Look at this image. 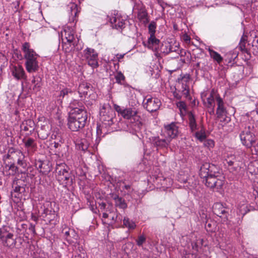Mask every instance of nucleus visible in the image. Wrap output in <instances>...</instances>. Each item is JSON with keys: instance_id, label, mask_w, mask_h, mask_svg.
I'll use <instances>...</instances> for the list:
<instances>
[{"instance_id": "nucleus-30", "label": "nucleus", "mask_w": 258, "mask_h": 258, "mask_svg": "<svg viewBox=\"0 0 258 258\" xmlns=\"http://www.w3.org/2000/svg\"><path fill=\"white\" fill-rule=\"evenodd\" d=\"M15 157V159L17 158V164L19 165L23 166L24 164V159L25 158V155L24 153L20 150H18L17 151H16Z\"/></svg>"}, {"instance_id": "nucleus-16", "label": "nucleus", "mask_w": 258, "mask_h": 258, "mask_svg": "<svg viewBox=\"0 0 258 258\" xmlns=\"http://www.w3.org/2000/svg\"><path fill=\"white\" fill-rule=\"evenodd\" d=\"M159 42V39L156 37L155 35L149 36L147 47L153 50H156L158 48Z\"/></svg>"}, {"instance_id": "nucleus-9", "label": "nucleus", "mask_w": 258, "mask_h": 258, "mask_svg": "<svg viewBox=\"0 0 258 258\" xmlns=\"http://www.w3.org/2000/svg\"><path fill=\"white\" fill-rule=\"evenodd\" d=\"M164 133L171 141L176 138L178 134V127L175 122H172L170 124H164Z\"/></svg>"}, {"instance_id": "nucleus-49", "label": "nucleus", "mask_w": 258, "mask_h": 258, "mask_svg": "<svg viewBox=\"0 0 258 258\" xmlns=\"http://www.w3.org/2000/svg\"><path fill=\"white\" fill-rule=\"evenodd\" d=\"M114 107L115 110L117 112L120 113V115H121V113H122V111L123 110V109L121 108L119 106H118V105H117L116 104H115L114 105Z\"/></svg>"}, {"instance_id": "nucleus-58", "label": "nucleus", "mask_w": 258, "mask_h": 258, "mask_svg": "<svg viewBox=\"0 0 258 258\" xmlns=\"http://www.w3.org/2000/svg\"><path fill=\"white\" fill-rule=\"evenodd\" d=\"M51 205V203L49 202H46L44 205V206L48 207L49 205Z\"/></svg>"}, {"instance_id": "nucleus-35", "label": "nucleus", "mask_w": 258, "mask_h": 258, "mask_svg": "<svg viewBox=\"0 0 258 258\" xmlns=\"http://www.w3.org/2000/svg\"><path fill=\"white\" fill-rule=\"evenodd\" d=\"M204 146L209 150H211L215 146V142L211 139L205 140L204 141Z\"/></svg>"}, {"instance_id": "nucleus-47", "label": "nucleus", "mask_w": 258, "mask_h": 258, "mask_svg": "<svg viewBox=\"0 0 258 258\" xmlns=\"http://www.w3.org/2000/svg\"><path fill=\"white\" fill-rule=\"evenodd\" d=\"M9 170H11L12 171V172H13L12 174L15 173L17 170V167L14 164L10 165L9 166Z\"/></svg>"}, {"instance_id": "nucleus-19", "label": "nucleus", "mask_w": 258, "mask_h": 258, "mask_svg": "<svg viewBox=\"0 0 258 258\" xmlns=\"http://www.w3.org/2000/svg\"><path fill=\"white\" fill-rule=\"evenodd\" d=\"M154 143L158 147L161 148L167 147L171 142V140L166 137L165 139H160L159 137H154Z\"/></svg>"}, {"instance_id": "nucleus-39", "label": "nucleus", "mask_w": 258, "mask_h": 258, "mask_svg": "<svg viewBox=\"0 0 258 258\" xmlns=\"http://www.w3.org/2000/svg\"><path fill=\"white\" fill-rule=\"evenodd\" d=\"M177 106L179 109L180 111L182 110L185 111L186 109V104L183 101H179L177 103Z\"/></svg>"}, {"instance_id": "nucleus-32", "label": "nucleus", "mask_w": 258, "mask_h": 258, "mask_svg": "<svg viewBox=\"0 0 258 258\" xmlns=\"http://www.w3.org/2000/svg\"><path fill=\"white\" fill-rule=\"evenodd\" d=\"M156 23L155 21H151L148 26L149 35L150 36L155 35V33L156 32Z\"/></svg>"}, {"instance_id": "nucleus-23", "label": "nucleus", "mask_w": 258, "mask_h": 258, "mask_svg": "<svg viewBox=\"0 0 258 258\" xmlns=\"http://www.w3.org/2000/svg\"><path fill=\"white\" fill-rule=\"evenodd\" d=\"M111 113H114V112L109 104H104L100 108V117H102L103 114L104 116Z\"/></svg>"}, {"instance_id": "nucleus-51", "label": "nucleus", "mask_w": 258, "mask_h": 258, "mask_svg": "<svg viewBox=\"0 0 258 258\" xmlns=\"http://www.w3.org/2000/svg\"><path fill=\"white\" fill-rule=\"evenodd\" d=\"M216 3V5H221L223 4H227L226 0H214Z\"/></svg>"}, {"instance_id": "nucleus-46", "label": "nucleus", "mask_w": 258, "mask_h": 258, "mask_svg": "<svg viewBox=\"0 0 258 258\" xmlns=\"http://www.w3.org/2000/svg\"><path fill=\"white\" fill-rule=\"evenodd\" d=\"M182 39L186 43H189L190 41V37L186 34H185L182 36Z\"/></svg>"}, {"instance_id": "nucleus-27", "label": "nucleus", "mask_w": 258, "mask_h": 258, "mask_svg": "<svg viewBox=\"0 0 258 258\" xmlns=\"http://www.w3.org/2000/svg\"><path fill=\"white\" fill-rule=\"evenodd\" d=\"M200 244H201V242H199L198 241L191 243L192 248L194 250L193 253H192V258H202L199 254L196 253L197 252H199V249L201 248L199 245Z\"/></svg>"}, {"instance_id": "nucleus-10", "label": "nucleus", "mask_w": 258, "mask_h": 258, "mask_svg": "<svg viewBox=\"0 0 258 258\" xmlns=\"http://www.w3.org/2000/svg\"><path fill=\"white\" fill-rule=\"evenodd\" d=\"M213 212L217 216L221 218L223 222L226 221L228 219V213L226 209L221 203H217L214 205Z\"/></svg>"}, {"instance_id": "nucleus-40", "label": "nucleus", "mask_w": 258, "mask_h": 258, "mask_svg": "<svg viewBox=\"0 0 258 258\" xmlns=\"http://www.w3.org/2000/svg\"><path fill=\"white\" fill-rule=\"evenodd\" d=\"M18 150V149H16L13 147L9 148L8 152H9V154L12 155V159H15V155L16 153V151H17Z\"/></svg>"}, {"instance_id": "nucleus-28", "label": "nucleus", "mask_w": 258, "mask_h": 258, "mask_svg": "<svg viewBox=\"0 0 258 258\" xmlns=\"http://www.w3.org/2000/svg\"><path fill=\"white\" fill-rule=\"evenodd\" d=\"M210 56L218 63H220L223 60V57L216 51L209 48L208 49Z\"/></svg>"}, {"instance_id": "nucleus-50", "label": "nucleus", "mask_w": 258, "mask_h": 258, "mask_svg": "<svg viewBox=\"0 0 258 258\" xmlns=\"http://www.w3.org/2000/svg\"><path fill=\"white\" fill-rule=\"evenodd\" d=\"M96 134L98 136V138H100L102 134V129L101 128L100 126H97L96 130Z\"/></svg>"}, {"instance_id": "nucleus-64", "label": "nucleus", "mask_w": 258, "mask_h": 258, "mask_svg": "<svg viewBox=\"0 0 258 258\" xmlns=\"http://www.w3.org/2000/svg\"><path fill=\"white\" fill-rule=\"evenodd\" d=\"M24 130H25V131H28L29 129H28V127L25 126L24 128Z\"/></svg>"}, {"instance_id": "nucleus-63", "label": "nucleus", "mask_w": 258, "mask_h": 258, "mask_svg": "<svg viewBox=\"0 0 258 258\" xmlns=\"http://www.w3.org/2000/svg\"><path fill=\"white\" fill-rule=\"evenodd\" d=\"M117 218V216H116L115 217H113L112 218V219L113 221H116Z\"/></svg>"}, {"instance_id": "nucleus-18", "label": "nucleus", "mask_w": 258, "mask_h": 258, "mask_svg": "<svg viewBox=\"0 0 258 258\" xmlns=\"http://www.w3.org/2000/svg\"><path fill=\"white\" fill-rule=\"evenodd\" d=\"M110 23L113 28L116 29H122L125 24L124 21L121 18L113 17L110 19Z\"/></svg>"}, {"instance_id": "nucleus-1", "label": "nucleus", "mask_w": 258, "mask_h": 258, "mask_svg": "<svg viewBox=\"0 0 258 258\" xmlns=\"http://www.w3.org/2000/svg\"><path fill=\"white\" fill-rule=\"evenodd\" d=\"M199 174L207 187L217 191L222 189L224 184V177L215 165L208 163L203 164Z\"/></svg>"}, {"instance_id": "nucleus-56", "label": "nucleus", "mask_w": 258, "mask_h": 258, "mask_svg": "<svg viewBox=\"0 0 258 258\" xmlns=\"http://www.w3.org/2000/svg\"><path fill=\"white\" fill-rule=\"evenodd\" d=\"M6 157L7 159H12V155L11 154H9V152H8V153L6 155Z\"/></svg>"}, {"instance_id": "nucleus-52", "label": "nucleus", "mask_w": 258, "mask_h": 258, "mask_svg": "<svg viewBox=\"0 0 258 258\" xmlns=\"http://www.w3.org/2000/svg\"><path fill=\"white\" fill-rule=\"evenodd\" d=\"M13 234H12V233H9L7 234L6 238V243L8 242V241L9 240V239H13Z\"/></svg>"}, {"instance_id": "nucleus-45", "label": "nucleus", "mask_w": 258, "mask_h": 258, "mask_svg": "<svg viewBox=\"0 0 258 258\" xmlns=\"http://www.w3.org/2000/svg\"><path fill=\"white\" fill-rule=\"evenodd\" d=\"M84 142H85V141H82L80 143V144H79V145H80L79 148L83 151L86 150L88 149V145L87 144H85Z\"/></svg>"}, {"instance_id": "nucleus-38", "label": "nucleus", "mask_w": 258, "mask_h": 258, "mask_svg": "<svg viewBox=\"0 0 258 258\" xmlns=\"http://www.w3.org/2000/svg\"><path fill=\"white\" fill-rule=\"evenodd\" d=\"M72 91L68 88H63L62 89L59 93V97L64 98L66 95H67L69 93H71Z\"/></svg>"}, {"instance_id": "nucleus-34", "label": "nucleus", "mask_w": 258, "mask_h": 258, "mask_svg": "<svg viewBox=\"0 0 258 258\" xmlns=\"http://www.w3.org/2000/svg\"><path fill=\"white\" fill-rule=\"evenodd\" d=\"M32 83L34 84L33 89L34 91L37 92L40 90L41 86L40 80L39 78H34L32 80Z\"/></svg>"}, {"instance_id": "nucleus-57", "label": "nucleus", "mask_w": 258, "mask_h": 258, "mask_svg": "<svg viewBox=\"0 0 258 258\" xmlns=\"http://www.w3.org/2000/svg\"><path fill=\"white\" fill-rule=\"evenodd\" d=\"M102 217L103 218L106 219L108 217V215L107 213H103Z\"/></svg>"}, {"instance_id": "nucleus-55", "label": "nucleus", "mask_w": 258, "mask_h": 258, "mask_svg": "<svg viewBox=\"0 0 258 258\" xmlns=\"http://www.w3.org/2000/svg\"><path fill=\"white\" fill-rule=\"evenodd\" d=\"M174 96L177 98V99H181V96L178 95L177 93L176 92H174Z\"/></svg>"}, {"instance_id": "nucleus-6", "label": "nucleus", "mask_w": 258, "mask_h": 258, "mask_svg": "<svg viewBox=\"0 0 258 258\" xmlns=\"http://www.w3.org/2000/svg\"><path fill=\"white\" fill-rule=\"evenodd\" d=\"M82 60L87 62L93 68L98 67V53L91 48L87 47L79 54Z\"/></svg>"}, {"instance_id": "nucleus-14", "label": "nucleus", "mask_w": 258, "mask_h": 258, "mask_svg": "<svg viewBox=\"0 0 258 258\" xmlns=\"http://www.w3.org/2000/svg\"><path fill=\"white\" fill-rule=\"evenodd\" d=\"M225 161L228 165L229 170L232 171H237L240 169L239 163H237L235 156L232 155H228L225 159Z\"/></svg>"}, {"instance_id": "nucleus-4", "label": "nucleus", "mask_w": 258, "mask_h": 258, "mask_svg": "<svg viewBox=\"0 0 258 258\" xmlns=\"http://www.w3.org/2000/svg\"><path fill=\"white\" fill-rule=\"evenodd\" d=\"M239 136L242 144L247 148H251L256 141L253 125L250 123L246 124Z\"/></svg>"}, {"instance_id": "nucleus-48", "label": "nucleus", "mask_w": 258, "mask_h": 258, "mask_svg": "<svg viewBox=\"0 0 258 258\" xmlns=\"http://www.w3.org/2000/svg\"><path fill=\"white\" fill-rule=\"evenodd\" d=\"M72 9V15L73 16V18L76 17L77 14V9L76 6H74L71 8Z\"/></svg>"}, {"instance_id": "nucleus-53", "label": "nucleus", "mask_w": 258, "mask_h": 258, "mask_svg": "<svg viewBox=\"0 0 258 258\" xmlns=\"http://www.w3.org/2000/svg\"><path fill=\"white\" fill-rule=\"evenodd\" d=\"M145 16V14L144 13L143 14H140L139 15V19H140L142 22H143V23H145V21L144 20V16Z\"/></svg>"}, {"instance_id": "nucleus-61", "label": "nucleus", "mask_w": 258, "mask_h": 258, "mask_svg": "<svg viewBox=\"0 0 258 258\" xmlns=\"http://www.w3.org/2000/svg\"><path fill=\"white\" fill-rule=\"evenodd\" d=\"M118 55V58L119 59H120V58H122L123 57L124 54H119V55Z\"/></svg>"}, {"instance_id": "nucleus-2", "label": "nucleus", "mask_w": 258, "mask_h": 258, "mask_svg": "<svg viewBox=\"0 0 258 258\" xmlns=\"http://www.w3.org/2000/svg\"><path fill=\"white\" fill-rule=\"evenodd\" d=\"M22 49L24 53V56L26 59L25 67L27 72L32 73L37 71L39 68L37 58L39 55L30 48L29 43H24L22 45Z\"/></svg>"}, {"instance_id": "nucleus-37", "label": "nucleus", "mask_w": 258, "mask_h": 258, "mask_svg": "<svg viewBox=\"0 0 258 258\" xmlns=\"http://www.w3.org/2000/svg\"><path fill=\"white\" fill-rule=\"evenodd\" d=\"M88 205L90 207V210L95 213H97V210L95 205V202L93 200H88L87 202Z\"/></svg>"}, {"instance_id": "nucleus-11", "label": "nucleus", "mask_w": 258, "mask_h": 258, "mask_svg": "<svg viewBox=\"0 0 258 258\" xmlns=\"http://www.w3.org/2000/svg\"><path fill=\"white\" fill-rule=\"evenodd\" d=\"M161 102L157 98H148L146 102V110L149 112H155L159 108Z\"/></svg>"}, {"instance_id": "nucleus-36", "label": "nucleus", "mask_w": 258, "mask_h": 258, "mask_svg": "<svg viewBox=\"0 0 258 258\" xmlns=\"http://www.w3.org/2000/svg\"><path fill=\"white\" fill-rule=\"evenodd\" d=\"M115 79L116 80V83L118 84H121L122 82L125 79V77L122 73L120 72H118L115 75Z\"/></svg>"}, {"instance_id": "nucleus-12", "label": "nucleus", "mask_w": 258, "mask_h": 258, "mask_svg": "<svg viewBox=\"0 0 258 258\" xmlns=\"http://www.w3.org/2000/svg\"><path fill=\"white\" fill-rule=\"evenodd\" d=\"M216 101L217 104V108L216 110V114L218 118H222L225 116L227 111L225 107H224V101L220 96H216Z\"/></svg>"}, {"instance_id": "nucleus-17", "label": "nucleus", "mask_w": 258, "mask_h": 258, "mask_svg": "<svg viewBox=\"0 0 258 258\" xmlns=\"http://www.w3.org/2000/svg\"><path fill=\"white\" fill-rule=\"evenodd\" d=\"M69 108L71 109L70 112H73L80 110V111H86L85 109V107L83 105V103L78 101V100L74 99L71 102L69 105ZM78 113H80V111H77Z\"/></svg>"}, {"instance_id": "nucleus-20", "label": "nucleus", "mask_w": 258, "mask_h": 258, "mask_svg": "<svg viewBox=\"0 0 258 258\" xmlns=\"http://www.w3.org/2000/svg\"><path fill=\"white\" fill-rule=\"evenodd\" d=\"M216 96H219L217 94L215 91L213 90L210 93L209 97L207 99V106L208 107H212L213 109L212 112H214V107L215 105L214 100L216 99Z\"/></svg>"}, {"instance_id": "nucleus-7", "label": "nucleus", "mask_w": 258, "mask_h": 258, "mask_svg": "<svg viewBox=\"0 0 258 258\" xmlns=\"http://www.w3.org/2000/svg\"><path fill=\"white\" fill-rule=\"evenodd\" d=\"M78 92L81 98H86L88 96L93 101L96 98V94L93 90L92 86L87 82H83L79 85Z\"/></svg>"}, {"instance_id": "nucleus-21", "label": "nucleus", "mask_w": 258, "mask_h": 258, "mask_svg": "<svg viewBox=\"0 0 258 258\" xmlns=\"http://www.w3.org/2000/svg\"><path fill=\"white\" fill-rule=\"evenodd\" d=\"M113 116L114 113L108 114L104 116L103 114L102 117H100V120L105 125L110 126L113 123Z\"/></svg>"}, {"instance_id": "nucleus-15", "label": "nucleus", "mask_w": 258, "mask_h": 258, "mask_svg": "<svg viewBox=\"0 0 258 258\" xmlns=\"http://www.w3.org/2000/svg\"><path fill=\"white\" fill-rule=\"evenodd\" d=\"M23 142L28 154H31L35 151L37 147V144L33 139L29 138Z\"/></svg>"}, {"instance_id": "nucleus-41", "label": "nucleus", "mask_w": 258, "mask_h": 258, "mask_svg": "<svg viewBox=\"0 0 258 258\" xmlns=\"http://www.w3.org/2000/svg\"><path fill=\"white\" fill-rule=\"evenodd\" d=\"M14 190L16 192L22 193L25 191V188L20 186H16Z\"/></svg>"}, {"instance_id": "nucleus-22", "label": "nucleus", "mask_w": 258, "mask_h": 258, "mask_svg": "<svg viewBox=\"0 0 258 258\" xmlns=\"http://www.w3.org/2000/svg\"><path fill=\"white\" fill-rule=\"evenodd\" d=\"M113 199L115 201L116 207L122 209H124L127 207V204L123 198L115 196L113 197Z\"/></svg>"}, {"instance_id": "nucleus-5", "label": "nucleus", "mask_w": 258, "mask_h": 258, "mask_svg": "<svg viewBox=\"0 0 258 258\" xmlns=\"http://www.w3.org/2000/svg\"><path fill=\"white\" fill-rule=\"evenodd\" d=\"M61 36L63 41V47L69 48V45L70 50L74 49L78 39L75 36V31L73 28L70 27H65L61 32Z\"/></svg>"}, {"instance_id": "nucleus-29", "label": "nucleus", "mask_w": 258, "mask_h": 258, "mask_svg": "<svg viewBox=\"0 0 258 258\" xmlns=\"http://www.w3.org/2000/svg\"><path fill=\"white\" fill-rule=\"evenodd\" d=\"M64 236L67 240L70 242H73V237L76 239L75 237L77 236L75 231L72 229H69L64 232Z\"/></svg>"}, {"instance_id": "nucleus-24", "label": "nucleus", "mask_w": 258, "mask_h": 258, "mask_svg": "<svg viewBox=\"0 0 258 258\" xmlns=\"http://www.w3.org/2000/svg\"><path fill=\"white\" fill-rule=\"evenodd\" d=\"M123 227L129 230H133L136 228V225L132 220L127 217H124L123 219Z\"/></svg>"}, {"instance_id": "nucleus-31", "label": "nucleus", "mask_w": 258, "mask_h": 258, "mask_svg": "<svg viewBox=\"0 0 258 258\" xmlns=\"http://www.w3.org/2000/svg\"><path fill=\"white\" fill-rule=\"evenodd\" d=\"M136 114V112L132 108L123 109L121 116L126 119H130Z\"/></svg>"}, {"instance_id": "nucleus-59", "label": "nucleus", "mask_w": 258, "mask_h": 258, "mask_svg": "<svg viewBox=\"0 0 258 258\" xmlns=\"http://www.w3.org/2000/svg\"><path fill=\"white\" fill-rule=\"evenodd\" d=\"M253 147L255 149V154H258V149H256V147L254 146Z\"/></svg>"}, {"instance_id": "nucleus-3", "label": "nucleus", "mask_w": 258, "mask_h": 258, "mask_svg": "<svg viewBox=\"0 0 258 258\" xmlns=\"http://www.w3.org/2000/svg\"><path fill=\"white\" fill-rule=\"evenodd\" d=\"M77 111H80V113H78L76 111L70 112L68 117V126L73 132L78 131L84 127L88 118L87 111H81L77 110Z\"/></svg>"}, {"instance_id": "nucleus-33", "label": "nucleus", "mask_w": 258, "mask_h": 258, "mask_svg": "<svg viewBox=\"0 0 258 258\" xmlns=\"http://www.w3.org/2000/svg\"><path fill=\"white\" fill-rule=\"evenodd\" d=\"M189 125L191 132H194L197 130V125L196 119L194 115L192 114L189 115Z\"/></svg>"}, {"instance_id": "nucleus-8", "label": "nucleus", "mask_w": 258, "mask_h": 258, "mask_svg": "<svg viewBox=\"0 0 258 258\" xmlns=\"http://www.w3.org/2000/svg\"><path fill=\"white\" fill-rule=\"evenodd\" d=\"M55 172L56 176L59 181H67L70 177L69 168L64 163L56 165Z\"/></svg>"}, {"instance_id": "nucleus-54", "label": "nucleus", "mask_w": 258, "mask_h": 258, "mask_svg": "<svg viewBox=\"0 0 258 258\" xmlns=\"http://www.w3.org/2000/svg\"><path fill=\"white\" fill-rule=\"evenodd\" d=\"M99 206L100 207V209L102 210L104 209L106 207V204L105 203L103 202L100 203Z\"/></svg>"}, {"instance_id": "nucleus-43", "label": "nucleus", "mask_w": 258, "mask_h": 258, "mask_svg": "<svg viewBox=\"0 0 258 258\" xmlns=\"http://www.w3.org/2000/svg\"><path fill=\"white\" fill-rule=\"evenodd\" d=\"M145 241V238L144 236H141L137 240V244L139 246H141Z\"/></svg>"}, {"instance_id": "nucleus-26", "label": "nucleus", "mask_w": 258, "mask_h": 258, "mask_svg": "<svg viewBox=\"0 0 258 258\" xmlns=\"http://www.w3.org/2000/svg\"><path fill=\"white\" fill-rule=\"evenodd\" d=\"M195 136L200 142H204L207 137L205 130L203 127H202L200 131L195 133Z\"/></svg>"}, {"instance_id": "nucleus-62", "label": "nucleus", "mask_w": 258, "mask_h": 258, "mask_svg": "<svg viewBox=\"0 0 258 258\" xmlns=\"http://www.w3.org/2000/svg\"><path fill=\"white\" fill-rule=\"evenodd\" d=\"M157 1H158V3L160 5V6L163 7V6L162 5L161 1V0H157Z\"/></svg>"}, {"instance_id": "nucleus-44", "label": "nucleus", "mask_w": 258, "mask_h": 258, "mask_svg": "<svg viewBox=\"0 0 258 258\" xmlns=\"http://www.w3.org/2000/svg\"><path fill=\"white\" fill-rule=\"evenodd\" d=\"M220 120V121L222 122H223L224 124H226L230 121V119L229 117L226 116V114H225V116L223 117L222 118H219Z\"/></svg>"}, {"instance_id": "nucleus-25", "label": "nucleus", "mask_w": 258, "mask_h": 258, "mask_svg": "<svg viewBox=\"0 0 258 258\" xmlns=\"http://www.w3.org/2000/svg\"><path fill=\"white\" fill-rule=\"evenodd\" d=\"M248 211V209L247 205L244 202L238 205L237 213L239 216H243Z\"/></svg>"}, {"instance_id": "nucleus-13", "label": "nucleus", "mask_w": 258, "mask_h": 258, "mask_svg": "<svg viewBox=\"0 0 258 258\" xmlns=\"http://www.w3.org/2000/svg\"><path fill=\"white\" fill-rule=\"evenodd\" d=\"M12 75L17 80L26 79L24 70L20 65L13 66L12 69Z\"/></svg>"}, {"instance_id": "nucleus-42", "label": "nucleus", "mask_w": 258, "mask_h": 258, "mask_svg": "<svg viewBox=\"0 0 258 258\" xmlns=\"http://www.w3.org/2000/svg\"><path fill=\"white\" fill-rule=\"evenodd\" d=\"M182 94L185 97L189 98V90L188 88H186V86H185L183 88V89L182 90Z\"/></svg>"}, {"instance_id": "nucleus-60", "label": "nucleus", "mask_w": 258, "mask_h": 258, "mask_svg": "<svg viewBox=\"0 0 258 258\" xmlns=\"http://www.w3.org/2000/svg\"><path fill=\"white\" fill-rule=\"evenodd\" d=\"M48 211H49L48 210H47V209H44V213L45 214H48Z\"/></svg>"}]
</instances>
